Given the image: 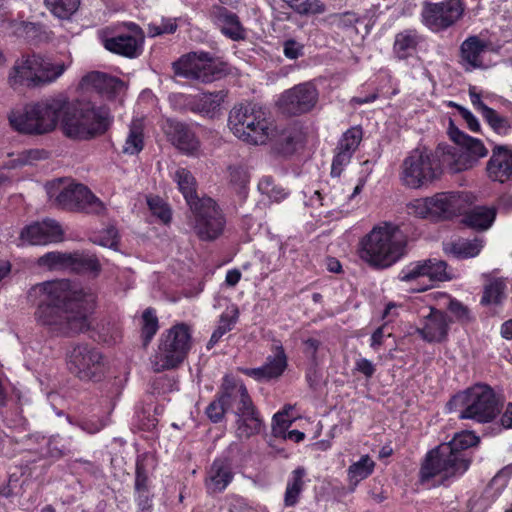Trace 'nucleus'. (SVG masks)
<instances>
[{"label": "nucleus", "mask_w": 512, "mask_h": 512, "mask_svg": "<svg viewBox=\"0 0 512 512\" xmlns=\"http://www.w3.org/2000/svg\"><path fill=\"white\" fill-rule=\"evenodd\" d=\"M28 297L38 302L39 320L60 317L62 312L78 315L74 320H86L97 306V295L91 287L68 279L38 283L29 290Z\"/></svg>", "instance_id": "obj_1"}, {"label": "nucleus", "mask_w": 512, "mask_h": 512, "mask_svg": "<svg viewBox=\"0 0 512 512\" xmlns=\"http://www.w3.org/2000/svg\"><path fill=\"white\" fill-rule=\"evenodd\" d=\"M478 442L479 437L473 432L461 431L448 443L430 451L421 466V482L435 486L463 475L471 463L465 450Z\"/></svg>", "instance_id": "obj_2"}, {"label": "nucleus", "mask_w": 512, "mask_h": 512, "mask_svg": "<svg viewBox=\"0 0 512 512\" xmlns=\"http://www.w3.org/2000/svg\"><path fill=\"white\" fill-rule=\"evenodd\" d=\"M68 104L64 95L48 97L26 104L8 115L11 127L20 134L40 136L54 131L63 109Z\"/></svg>", "instance_id": "obj_3"}, {"label": "nucleus", "mask_w": 512, "mask_h": 512, "mask_svg": "<svg viewBox=\"0 0 512 512\" xmlns=\"http://www.w3.org/2000/svg\"><path fill=\"white\" fill-rule=\"evenodd\" d=\"M406 244V236L397 225L384 223L361 240L359 256L372 267L387 268L404 255Z\"/></svg>", "instance_id": "obj_4"}, {"label": "nucleus", "mask_w": 512, "mask_h": 512, "mask_svg": "<svg viewBox=\"0 0 512 512\" xmlns=\"http://www.w3.org/2000/svg\"><path fill=\"white\" fill-rule=\"evenodd\" d=\"M62 130L74 140H90L103 135L110 127L112 117L106 107L90 104H68L62 113Z\"/></svg>", "instance_id": "obj_5"}, {"label": "nucleus", "mask_w": 512, "mask_h": 512, "mask_svg": "<svg viewBox=\"0 0 512 512\" xmlns=\"http://www.w3.org/2000/svg\"><path fill=\"white\" fill-rule=\"evenodd\" d=\"M65 70L63 62L52 63L38 54L22 55L10 69L8 83L14 89L42 87L56 81Z\"/></svg>", "instance_id": "obj_6"}, {"label": "nucleus", "mask_w": 512, "mask_h": 512, "mask_svg": "<svg viewBox=\"0 0 512 512\" xmlns=\"http://www.w3.org/2000/svg\"><path fill=\"white\" fill-rule=\"evenodd\" d=\"M193 345L190 327L176 323L165 330L159 339L158 349L151 357V366L155 372L178 367L186 359Z\"/></svg>", "instance_id": "obj_7"}, {"label": "nucleus", "mask_w": 512, "mask_h": 512, "mask_svg": "<svg viewBox=\"0 0 512 512\" xmlns=\"http://www.w3.org/2000/svg\"><path fill=\"white\" fill-rule=\"evenodd\" d=\"M228 125L237 138L252 145L266 144L272 135V123L257 105L233 107L229 113Z\"/></svg>", "instance_id": "obj_8"}, {"label": "nucleus", "mask_w": 512, "mask_h": 512, "mask_svg": "<svg viewBox=\"0 0 512 512\" xmlns=\"http://www.w3.org/2000/svg\"><path fill=\"white\" fill-rule=\"evenodd\" d=\"M448 134L455 145L439 144L438 153H442L443 163L453 173L472 168L479 158L487 155L488 150L483 142L460 131L452 120H450Z\"/></svg>", "instance_id": "obj_9"}, {"label": "nucleus", "mask_w": 512, "mask_h": 512, "mask_svg": "<svg viewBox=\"0 0 512 512\" xmlns=\"http://www.w3.org/2000/svg\"><path fill=\"white\" fill-rule=\"evenodd\" d=\"M442 153H435L427 149H414L401 165L400 180L402 184L411 189L428 186L442 174Z\"/></svg>", "instance_id": "obj_10"}, {"label": "nucleus", "mask_w": 512, "mask_h": 512, "mask_svg": "<svg viewBox=\"0 0 512 512\" xmlns=\"http://www.w3.org/2000/svg\"><path fill=\"white\" fill-rule=\"evenodd\" d=\"M47 194L54 199L57 206L74 212L102 215L106 212L105 204L83 184L70 183L64 186L62 179L46 185Z\"/></svg>", "instance_id": "obj_11"}, {"label": "nucleus", "mask_w": 512, "mask_h": 512, "mask_svg": "<svg viewBox=\"0 0 512 512\" xmlns=\"http://www.w3.org/2000/svg\"><path fill=\"white\" fill-rule=\"evenodd\" d=\"M175 75L203 83L219 80L229 73L228 65L207 52H191L172 64Z\"/></svg>", "instance_id": "obj_12"}, {"label": "nucleus", "mask_w": 512, "mask_h": 512, "mask_svg": "<svg viewBox=\"0 0 512 512\" xmlns=\"http://www.w3.org/2000/svg\"><path fill=\"white\" fill-rule=\"evenodd\" d=\"M460 404L461 419H472L479 423L493 420L500 412L498 400L491 388L486 385H475L456 396Z\"/></svg>", "instance_id": "obj_13"}, {"label": "nucleus", "mask_w": 512, "mask_h": 512, "mask_svg": "<svg viewBox=\"0 0 512 512\" xmlns=\"http://www.w3.org/2000/svg\"><path fill=\"white\" fill-rule=\"evenodd\" d=\"M190 210L192 227L199 239L213 241L223 233L226 220L212 198L202 197L201 200L191 204Z\"/></svg>", "instance_id": "obj_14"}, {"label": "nucleus", "mask_w": 512, "mask_h": 512, "mask_svg": "<svg viewBox=\"0 0 512 512\" xmlns=\"http://www.w3.org/2000/svg\"><path fill=\"white\" fill-rule=\"evenodd\" d=\"M68 370L80 380L90 381L99 378L104 372L103 355L88 345H76L66 354Z\"/></svg>", "instance_id": "obj_15"}, {"label": "nucleus", "mask_w": 512, "mask_h": 512, "mask_svg": "<svg viewBox=\"0 0 512 512\" xmlns=\"http://www.w3.org/2000/svg\"><path fill=\"white\" fill-rule=\"evenodd\" d=\"M460 0H447L440 3L425 2L422 21L432 31H441L453 25L462 15Z\"/></svg>", "instance_id": "obj_16"}, {"label": "nucleus", "mask_w": 512, "mask_h": 512, "mask_svg": "<svg viewBox=\"0 0 512 512\" xmlns=\"http://www.w3.org/2000/svg\"><path fill=\"white\" fill-rule=\"evenodd\" d=\"M317 102L318 91L315 85L306 82L285 91L279 103L284 113L296 116L311 111Z\"/></svg>", "instance_id": "obj_17"}, {"label": "nucleus", "mask_w": 512, "mask_h": 512, "mask_svg": "<svg viewBox=\"0 0 512 512\" xmlns=\"http://www.w3.org/2000/svg\"><path fill=\"white\" fill-rule=\"evenodd\" d=\"M128 29V32L105 38L103 45L114 54L126 58H136L142 53L144 34L142 29L134 23H130Z\"/></svg>", "instance_id": "obj_18"}, {"label": "nucleus", "mask_w": 512, "mask_h": 512, "mask_svg": "<svg viewBox=\"0 0 512 512\" xmlns=\"http://www.w3.org/2000/svg\"><path fill=\"white\" fill-rule=\"evenodd\" d=\"M63 231L60 224L52 219H45L25 227L21 232V239L31 245H45L61 241Z\"/></svg>", "instance_id": "obj_19"}, {"label": "nucleus", "mask_w": 512, "mask_h": 512, "mask_svg": "<svg viewBox=\"0 0 512 512\" xmlns=\"http://www.w3.org/2000/svg\"><path fill=\"white\" fill-rule=\"evenodd\" d=\"M486 171L492 181L512 182V149L507 145L494 146Z\"/></svg>", "instance_id": "obj_20"}, {"label": "nucleus", "mask_w": 512, "mask_h": 512, "mask_svg": "<svg viewBox=\"0 0 512 512\" xmlns=\"http://www.w3.org/2000/svg\"><path fill=\"white\" fill-rule=\"evenodd\" d=\"M163 131L168 140L180 151L193 154L199 148V140L194 132L185 124L174 119H167Z\"/></svg>", "instance_id": "obj_21"}, {"label": "nucleus", "mask_w": 512, "mask_h": 512, "mask_svg": "<svg viewBox=\"0 0 512 512\" xmlns=\"http://www.w3.org/2000/svg\"><path fill=\"white\" fill-rule=\"evenodd\" d=\"M431 205L432 217L450 218L462 213L466 207V199L463 194L456 192L438 193L428 197Z\"/></svg>", "instance_id": "obj_22"}, {"label": "nucleus", "mask_w": 512, "mask_h": 512, "mask_svg": "<svg viewBox=\"0 0 512 512\" xmlns=\"http://www.w3.org/2000/svg\"><path fill=\"white\" fill-rule=\"evenodd\" d=\"M287 367V357L281 345H276L273 354L267 357L266 363L259 368H243L241 371L258 380H270L281 376Z\"/></svg>", "instance_id": "obj_23"}, {"label": "nucleus", "mask_w": 512, "mask_h": 512, "mask_svg": "<svg viewBox=\"0 0 512 512\" xmlns=\"http://www.w3.org/2000/svg\"><path fill=\"white\" fill-rule=\"evenodd\" d=\"M221 395L227 407L235 406L236 410L247 409L254 405L243 382L232 375L224 377Z\"/></svg>", "instance_id": "obj_24"}, {"label": "nucleus", "mask_w": 512, "mask_h": 512, "mask_svg": "<svg viewBox=\"0 0 512 512\" xmlns=\"http://www.w3.org/2000/svg\"><path fill=\"white\" fill-rule=\"evenodd\" d=\"M211 18L221 27L222 32L234 41L245 39L246 33L242 27L239 17L220 5L212 6Z\"/></svg>", "instance_id": "obj_25"}, {"label": "nucleus", "mask_w": 512, "mask_h": 512, "mask_svg": "<svg viewBox=\"0 0 512 512\" xmlns=\"http://www.w3.org/2000/svg\"><path fill=\"white\" fill-rule=\"evenodd\" d=\"M271 132L272 135L268 142H271L273 148L283 155L292 154L296 150L297 145L303 140V133L296 125L289 126L280 131L272 125Z\"/></svg>", "instance_id": "obj_26"}, {"label": "nucleus", "mask_w": 512, "mask_h": 512, "mask_svg": "<svg viewBox=\"0 0 512 512\" xmlns=\"http://www.w3.org/2000/svg\"><path fill=\"white\" fill-rule=\"evenodd\" d=\"M236 436L239 439H249L261 433L264 428L263 421L254 405L247 409L235 410Z\"/></svg>", "instance_id": "obj_27"}, {"label": "nucleus", "mask_w": 512, "mask_h": 512, "mask_svg": "<svg viewBox=\"0 0 512 512\" xmlns=\"http://www.w3.org/2000/svg\"><path fill=\"white\" fill-rule=\"evenodd\" d=\"M487 43L478 36H469L460 46V63L466 71H471L483 66L482 54L487 49Z\"/></svg>", "instance_id": "obj_28"}, {"label": "nucleus", "mask_w": 512, "mask_h": 512, "mask_svg": "<svg viewBox=\"0 0 512 512\" xmlns=\"http://www.w3.org/2000/svg\"><path fill=\"white\" fill-rule=\"evenodd\" d=\"M82 85L107 98L114 97L124 88V83L120 79L101 72H91L85 75L82 78Z\"/></svg>", "instance_id": "obj_29"}, {"label": "nucleus", "mask_w": 512, "mask_h": 512, "mask_svg": "<svg viewBox=\"0 0 512 512\" xmlns=\"http://www.w3.org/2000/svg\"><path fill=\"white\" fill-rule=\"evenodd\" d=\"M482 248L483 240L480 238H458L443 244V249L447 254H451L459 259L475 257L480 253Z\"/></svg>", "instance_id": "obj_30"}, {"label": "nucleus", "mask_w": 512, "mask_h": 512, "mask_svg": "<svg viewBox=\"0 0 512 512\" xmlns=\"http://www.w3.org/2000/svg\"><path fill=\"white\" fill-rule=\"evenodd\" d=\"M232 480V473L229 464L224 460H215L212 464L206 485L212 492H221Z\"/></svg>", "instance_id": "obj_31"}, {"label": "nucleus", "mask_w": 512, "mask_h": 512, "mask_svg": "<svg viewBox=\"0 0 512 512\" xmlns=\"http://www.w3.org/2000/svg\"><path fill=\"white\" fill-rule=\"evenodd\" d=\"M69 271L77 274L92 273L97 276L101 271V264L94 254L73 252L70 254Z\"/></svg>", "instance_id": "obj_32"}, {"label": "nucleus", "mask_w": 512, "mask_h": 512, "mask_svg": "<svg viewBox=\"0 0 512 512\" xmlns=\"http://www.w3.org/2000/svg\"><path fill=\"white\" fill-rule=\"evenodd\" d=\"M495 218V208L478 206L465 214L463 223L475 230L484 231L491 227Z\"/></svg>", "instance_id": "obj_33"}, {"label": "nucleus", "mask_w": 512, "mask_h": 512, "mask_svg": "<svg viewBox=\"0 0 512 512\" xmlns=\"http://www.w3.org/2000/svg\"><path fill=\"white\" fill-rule=\"evenodd\" d=\"M225 97L224 91L202 93L189 102V107L193 112L209 115L220 107Z\"/></svg>", "instance_id": "obj_34"}, {"label": "nucleus", "mask_w": 512, "mask_h": 512, "mask_svg": "<svg viewBox=\"0 0 512 512\" xmlns=\"http://www.w3.org/2000/svg\"><path fill=\"white\" fill-rule=\"evenodd\" d=\"M420 37L416 30L407 29L396 34L393 52L398 59H407L416 50Z\"/></svg>", "instance_id": "obj_35"}, {"label": "nucleus", "mask_w": 512, "mask_h": 512, "mask_svg": "<svg viewBox=\"0 0 512 512\" xmlns=\"http://www.w3.org/2000/svg\"><path fill=\"white\" fill-rule=\"evenodd\" d=\"M303 353L309 363L307 379L312 386L313 377H316L315 368L320 362H322L325 356V349L320 340L311 337L303 342Z\"/></svg>", "instance_id": "obj_36"}, {"label": "nucleus", "mask_w": 512, "mask_h": 512, "mask_svg": "<svg viewBox=\"0 0 512 512\" xmlns=\"http://www.w3.org/2000/svg\"><path fill=\"white\" fill-rule=\"evenodd\" d=\"M7 23L18 37H23L31 41H43L49 37V33L41 24L25 21L18 22L12 19H9Z\"/></svg>", "instance_id": "obj_37"}, {"label": "nucleus", "mask_w": 512, "mask_h": 512, "mask_svg": "<svg viewBox=\"0 0 512 512\" xmlns=\"http://www.w3.org/2000/svg\"><path fill=\"white\" fill-rule=\"evenodd\" d=\"M180 192L183 194L188 206L201 200L196 194V180L192 173L186 168H178L173 177Z\"/></svg>", "instance_id": "obj_38"}, {"label": "nucleus", "mask_w": 512, "mask_h": 512, "mask_svg": "<svg viewBox=\"0 0 512 512\" xmlns=\"http://www.w3.org/2000/svg\"><path fill=\"white\" fill-rule=\"evenodd\" d=\"M306 471L303 467H298L292 471L285 490L284 503L286 506H294L304 488Z\"/></svg>", "instance_id": "obj_39"}, {"label": "nucleus", "mask_w": 512, "mask_h": 512, "mask_svg": "<svg viewBox=\"0 0 512 512\" xmlns=\"http://www.w3.org/2000/svg\"><path fill=\"white\" fill-rule=\"evenodd\" d=\"M375 462L368 455L352 463L347 470L349 484L355 488L362 480L368 478L374 471Z\"/></svg>", "instance_id": "obj_40"}, {"label": "nucleus", "mask_w": 512, "mask_h": 512, "mask_svg": "<svg viewBox=\"0 0 512 512\" xmlns=\"http://www.w3.org/2000/svg\"><path fill=\"white\" fill-rule=\"evenodd\" d=\"M144 147V122L142 119H133L129 126V133L123 146V153L138 154Z\"/></svg>", "instance_id": "obj_41"}, {"label": "nucleus", "mask_w": 512, "mask_h": 512, "mask_svg": "<svg viewBox=\"0 0 512 512\" xmlns=\"http://www.w3.org/2000/svg\"><path fill=\"white\" fill-rule=\"evenodd\" d=\"M506 283L502 278L489 279L481 298L482 305L500 304L505 297Z\"/></svg>", "instance_id": "obj_42"}, {"label": "nucleus", "mask_w": 512, "mask_h": 512, "mask_svg": "<svg viewBox=\"0 0 512 512\" xmlns=\"http://www.w3.org/2000/svg\"><path fill=\"white\" fill-rule=\"evenodd\" d=\"M48 158L47 151L43 149H28L17 154L16 158L3 164V168L15 169L17 167L32 165L39 160Z\"/></svg>", "instance_id": "obj_43"}, {"label": "nucleus", "mask_w": 512, "mask_h": 512, "mask_svg": "<svg viewBox=\"0 0 512 512\" xmlns=\"http://www.w3.org/2000/svg\"><path fill=\"white\" fill-rule=\"evenodd\" d=\"M70 254L63 252H49L41 256L37 263L41 267H46L53 271H69Z\"/></svg>", "instance_id": "obj_44"}, {"label": "nucleus", "mask_w": 512, "mask_h": 512, "mask_svg": "<svg viewBox=\"0 0 512 512\" xmlns=\"http://www.w3.org/2000/svg\"><path fill=\"white\" fill-rule=\"evenodd\" d=\"M81 0H45L49 10L58 18L68 19L79 8Z\"/></svg>", "instance_id": "obj_45"}, {"label": "nucleus", "mask_w": 512, "mask_h": 512, "mask_svg": "<svg viewBox=\"0 0 512 512\" xmlns=\"http://www.w3.org/2000/svg\"><path fill=\"white\" fill-rule=\"evenodd\" d=\"M362 129L360 127H352L348 129L339 140L336 150H341L353 155L362 140Z\"/></svg>", "instance_id": "obj_46"}, {"label": "nucleus", "mask_w": 512, "mask_h": 512, "mask_svg": "<svg viewBox=\"0 0 512 512\" xmlns=\"http://www.w3.org/2000/svg\"><path fill=\"white\" fill-rule=\"evenodd\" d=\"M489 126L499 135H507L511 129V123L505 116L500 115L492 108H486L482 115Z\"/></svg>", "instance_id": "obj_47"}, {"label": "nucleus", "mask_w": 512, "mask_h": 512, "mask_svg": "<svg viewBox=\"0 0 512 512\" xmlns=\"http://www.w3.org/2000/svg\"><path fill=\"white\" fill-rule=\"evenodd\" d=\"M289 6L299 14H320L325 5L320 0H286Z\"/></svg>", "instance_id": "obj_48"}, {"label": "nucleus", "mask_w": 512, "mask_h": 512, "mask_svg": "<svg viewBox=\"0 0 512 512\" xmlns=\"http://www.w3.org/2000/svg\"><path fill=\"white\" fill-rule=\"evenodd\" d=\"M418 333L427 341H440L447 332L446 322H426L423 328H419Z\"/></svg>", "instance_id": "obj_49"}, {"label": "nucleus", "mask_w": 512, "mask_h": 512, "mask_svg": "<svg viewBox=\"0 0 512 512\" xmlns=\"http://www.w3.org/2000/svg\"><path fill=\"white\" fill-rule=\"evenodd\" d=\"M258 187L262 194L267 195L271 200L275 202H280L287 196L285 189L275 185L271 177H264L259 182Z\"/></svg>", "instance_id": "obj_50"}, {"label": "nucleus", "mask_w": 512, "mask_h": 512, "mask_svg": "<svg viewBox=\"0 0 512 512\" xmlns=\"http://www.w3.org/2000/svg\"><path fill=\"white\" fill-rule=\"evenodd\" d=\"M426 262L428 263L426 271L427 277L430 281H446L450 279L445 261L428 259Z\"/></svg>", "instance_id": "obj_51"}, {"label": "nucleus", "mask_w": 512, "mask_h": 512, "mask_svg": "<svg viewBox=\"0 0 512 512\" xmlns=\"http://www.w3.org/2000/svg\"><path fill=\"white\" fill-rule=\"evenodd\" d=\"M176 29L175 19L163 18L160 23L153 22L148 25V34L151 37H156L162 34H172Z\"/></svg>", "instance_id": "obj_52"}, {"label": "nucleus", "mask_w": 512, "mask_h": 512, "mask_svg": "<svg viewBox=\"0 0 512 512\" xmlns=\"http://www.w3.org/2000/svg\"><path fill=\"white\" fill-rule=\"evenodd\" d=\"M93 242L108 248H116L118 244V231L114 226H109L93 239Z\"/></svg>", "instance_id": "obj_53"}, {"label": "nucleus", "mask_w": 512, "mask_h": 512, "mask_svg": "<svg viewBox=\"0 0 512 512\" xmlns=\"http://www.w3.org/2000/svg\"><path fill=\"white\" fill-rule=\"evenodd\" d=\"M226 407V401L223 399L222 395H220L208 405L206 414L211 421L217 423L223 418Z\"/></svg>", "instance_id": "obj_54"}, {"label": "nucleus", "mask_w": 512, "mask_h": 512, "mask_svg": "<svg viewBox=\"0 0 512 512\" xmlns=\"http://www.w3.org/2000/svg\"><path fill=\"white\" fill-rule=\"evenodd\" d=\"M427 265L426 260L415 263L406 272H402L400 279L409 282L420 277H427Z\"/></svg>", "instance_id": "obj_55"}, {"label": "nucleus", "mask_w": 512, "mask_h": 512, "mask_svg": "<svg viewBox=\"0 0 512 512\" xmlns=\"http://www.w3.org/2000/svg\"><path fill=\"white\" fill-rule=\"evenodd\" d=\"M148 205L153 214L159 217L164 223L170 222L171 210L166 204L162 203L159 198L149 199Z\"/></svg>", "instance_id": "obj_56"}, {"label": "nucleus", "mask_w": 512, "mask_h": 512, "mask_svg": "<svg viewBox=\"0 0 512 512\" xmlns=\"http://www.w3.org/2000/svg\"><path fill=\"white\" fill-rule=\"evenodd\" d=\"M332 18L333 23L340 29L354 27L360 21V18L354 12L334 14Z\"/></svg>", "instance_id": "obj_57"}, {"label": "nucleus", "mask_w": 512, "mask_h": 512, "mask_svg": "<svg viewBox=\"0 0 512 512\" xmlns=\"http://www.w3.org/2000/svg\"><path fill=\"white\" fill-rule=\"evenodd\" d=\"M336 155L334 156L332 166H331V175L333 177H339L344 169L350 163L352 155L346 153L341 150H336Z\"/></svg>", "instance_id": "obj_58"}, {"label": "nucleus", "mask_w": 512, "mask_h": 512, "mask_svg": "<svg viewBox=\"0 0 512 512\" xmlns=\"http://www.w3.org/2000/svg\"><path fill=\"white\" fill-rule=\"evenodd\" d=\"M230 182L239 188H243L249 181L247 170L242 166L229 167Z\"/></svg>", "instance_id": "obj_59"}, {"label": "nucleus", "mask_w": 512, "mask_h": 512, "mask_svg": "<svg viewBox=\"0 0 512 512\" xmlns=\"http://www.w3.org/2000/svg\"><path fill=\"white\" fill-rule=\"evenodd\" d=\"M512 476V465L500 470L491 480V487H495L498 491H502L508 484Z\"/></svg>", "instance_id": "obj_60"}, {"label": "nucleus", "mask_w": 512, "mask_h": 512, "mask_svg": "<svg viewBox=\"0 0 512 512\" xmlns=\"http://www.w3.org/2000/svg\"><path fill=\"white\" fill-rule=\"evenodd\" d=\"M354 371L363 374L366 378H371L376 371V367L369 359L359 356L355 360Z\"/></svg>", "instance_id": "obj_61"}, {"label": "nucleus", "mask_w": 512, "mask_h": 512, "mask_svg": "<svg viewBox=\"0 0 512 512\" xmlns=\"http://www.w3.org/2000/svg\"><path fill=\"white\" fill-rule=\"evenodd\" d=\"M411 209H413V213L419 217H432L431 205L428 203V198L415 200L411 204Z\"/></svg>", "instance_id": "obj_62"}, {"label": "nucleus", "mask_w": 512, "mask_h": 512, "mask_svg": "<svg viewBox=\"0 0 512 512\" xmlns=\"http://www.w3.org/2000/svg\"><path fill=\"white\" fill-rule=\"evenodd\" d=\"M287 412H278L273 416V431L276 435L284 433V430L291 424L290 420L286 419Z\"/></svg>", "instance_id": "obj_63"}, {"label": "nucleus", "mask_w": 512, "mask_h": 512, "mask_svg": "<svg viewBox=\"0 0 512 512\" xmlns=\"http://www.w3.org/2000/svg\"><path fill=\"white\" fill-rule=\"evenodd\" d=\"M159 329L158 322H144L141 328V339L143 345L146 346L150 343Z\"/></svg>", "instance_id": "obj_64"}]
</instances>
